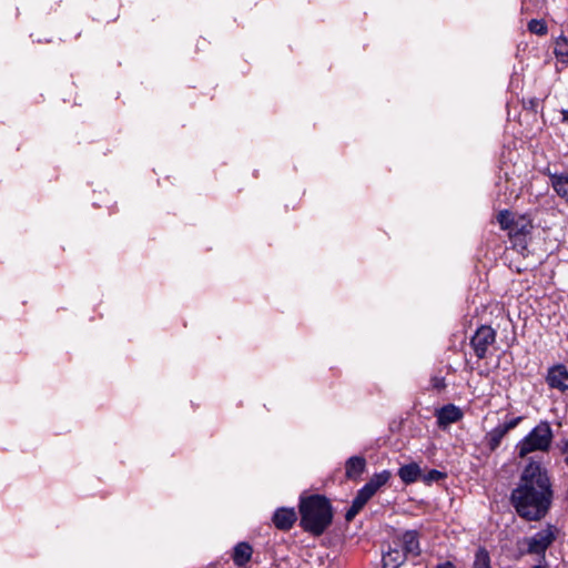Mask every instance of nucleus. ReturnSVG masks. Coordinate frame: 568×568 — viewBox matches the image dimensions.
I'll list each match as a JSON object with an SVG mask.
<instances>
[{
	"instance_id": "4468645a",
	"label": "nucleus",
	"mask_w": 568,
	"mask_h": 568,
	"mask_svg": "<svg viewBox=\"0 0 568 568\" xmlns=\"http://www.w3.org/2000/svg\"><path fill=\"white\" fill-rule=\"evenodd\" d=\"M406 560L405 554L399 549H389L383 555V568H398Z\"/></svg>"
},
{
	"instance_id": "5701e85b",
	"label": "nucleus",
	"mask_w": 568,
	"mask_h": 568,
	"mask_svg": "<svg viewBox=\"0 0 568 568\" xmlns=\"http://www.w3.org/2000/svg\"><path fill=\"white\" fill-rule=\"evenodd\" d=\"M375 495V493L369 489L366 485H364L357 493L356 497L354 498V503L359 505L361 507H364L365 504Z\"/></svg>"
},
{
	"instance_id": "f03ea898",
	"label": "nucleus",
	"mask_w": 568,
	"mask_h": 568,
	"mask_svg": "<svg viewBox=\"0 0 568 568\" xmlns=\"http://www.w3.org/2000/svg\"><path fill=\"white\" fill-rule=\"evenodd\" d=\"M301 526L304 530L320 536L331 525L333 513L325 497L314 495L301 500Z\"/></svg>"
},
{
	"instance_id": "412c9836",
	"label": "nucleus",
	"mask_w": 568,
	"mask_h": 568,
	"mask_svg": "<svg viewBox=\"0 0 568 568\" xmlns=\"http://www.w3.org/2000/svg\"><path fill=\"white\" fill-rule=\"evenodd\" d=\"M375 495V493L369 489L366 485H364L357 493L356 497L354 498V503L359 505L361 507H364L365 504Z\"/></svg>"
},
{
	"instance_id": "393cba45",
	"label": "nucleus",
	"mask_w": 568,
	"mask_h": 568,
	"mask_svg": "<svg viewBox=\"0 0 568 568\" xmlns=\"http://www.w3.org/2000/svg\"><path fill=\"white\" fill-rule=\"evenodd\" d=\"M445 476L446 475L444 473L433 469V470L428 471L427 475L424 476V481H426V483L438 481V480L445 478Z\"/></svg>"
},
{
	"instance_id": "20e7f679",
	"label": "nucleus",
	"mask_w": 568,
	"mask_h": 568,
	"mask_svg": "<svg viewBox=\"0 0 568 568\" xmlns=\"http://www.w3.org/2000/svg\"><path fill=\"white\" fill-rule=\"evenodd\" d=\"M558 534L559 529L555 525L547 524L544 528L524 539L526 552L537 555L545 561L546 551L555 542Z\"/></svg>"
},
{
	"instance_id": "9d476101",
	"label": "nucleus",
	"mask_w": 568,
	"mask_h": 568,
	"mask_svg": "<svg viewBox=\"0 0 568 568\" xmlns=\"http://www.w3.org/2000/svg\"><path fill=\"white\" fill-rule=\"evenodd\" d=\"M549 179L556 194L568 202V173H552Z\"/></svg>"
},
{
	"instance_id": "aec40b11",
	"label": "nucleus",
	"mask_w": 568,
	"mask_h": 568,
	"mask_svg": "<svg viewBox=\"0 0 568 568\" xmlns=\"http://www.w3.org/2000/svg\"><path fill=\"white\" fill-rule=\"evenodd\" d=\"M515 219H516V216L507 210L500 211L497 215V221H498L500 227L508 232L511 229Z\"/></svg>"
},
{
	"instance_id": "a878e982",
	"label": "nucleus",
	"mask_w": 568,
	"mask_h": 568,
	"mask_svg": "<svg viewBox=\"0 0 568 568\" xmlns=\"http://www.w3.org/2000/svg\"><path fill=\"white\" fill-rule=\"evenodd\" d=\"M521 420H523V417L518 416V417L511 418L510 420H508L504 424H499V426L508 434V432L516 428Z\"/></svg>"
},
{
	"instance_id": "cd10ccee",
	"label": "nucleus",
	"mask_w": 568,
	"mask_h": 568,
	"mask_svg": "<svg viewBox=\"0 0 568 568\" xmlns=\"http://www.w3.org/2000/svg\"><path fill=\"white\" fill-rule=\"evenodd\" d=\"M432 385L434 388H436L438 390L445 388V386H446L445 379L443 377L432 378Z\"/></svg>"
},
{
	"instance_id": "dca6fc26",
	"label": "nucleus",
	"mask_w": 568,
	"mask_h": 568,
	"mask_svg": "<svg viewBox=\"0 0 568 568\" xmlns=\"http://www.w3.org/2000/svg\"><path fill=\"white\" fill-rule=\"evenodd\" d=\"M506 435L507 433L499 425H497L495 428H493L490 432L486 434V446L489 448L490 452L496 450Z\"/></svg>"
},
{
	"instance_id": "39448f33",
	"label": "nucleus",
	"mask_w": 568,
	"mask_h": 568,
	"mask_svg": "<svg viewBox=\"0 0 568 568\" xmlns=\"http://www.w3.org/2000/svg\"><path fill=\"white\" fill-rule=\"evenodd\" d=\"M496 332L490 326H480L471 337L470 344L478 358H485L488 347L495 342Z\"/></svg>"
},
{
	"instance_id": "f257e3e1",
	"label": "nucleus",
	"mask_w": 568,
	"mask_h": 568,
	"mask_svg": "<svg viewBox=\"0 0 568 568\" xmlns=\"http://www.w3.org/2000/svg\"><path fill=\"white\" fill-rule=\"evenodd\" d=\"M552 499V483L547 468L540 460L530 458L510 494L513 507L523 519L538 521L549 513Z\"/></svg>"
},
{
	"instance_id": "6e6552de",
	"label": "nucleus",
	"mask_w": 568,
	"mask_h": 568,
	"mask_svg": "<svg viewBox=\"0 0 568 568\" xmlns=\"http://www.w3.org/2000/svg\"><path fill=\"white\" fill-rule=\"evenodd\" d=\"M403 552L405 556L417 557L420 555V544L416 530H407L402 535Z\"/></svg>"
},
{
	"instance_id": "ddd939ff",
	"label": "nucleus",
	"mask_w": 568,
	"mask_h": 568,
	"mask_svg": "<svg viewBox=\"0 0 568 568\" xmlns=\"http://www.w3.org/2000/svg\"><path fill=\"white\" fill-rule=\"evenodd\" d=\"M420 475V467L416 463L404 465L398 469V476L405 484L417 481Z\"/></svg>"
},
{
	"instance_id": "c756f323",
	"label": "nucleus",
	"mask_w": 568,
	"mask_h": 568,
	"mask_svg": "<svg viewBox=\"0 0 568 568\" xmlns=\"http://www.w3.org/2000/svg\"><path fill=\"white\" fill-rule=\"evenodd\" d=\"M436 568H455V566L450 561H445L443 564H439Z\"/></svg>"
},
{
	"instance_id": "9b49d317",
	"label": "nucleus",
	"mask_w": 568,
	"mask_h": 568,
	"mask_svg": "<svg viewBox=\"0 0 568 568\" xmlns=\"http://www.w3.org/2000/svg\"><path fill=\"white\" fill-rule=\"evenodd\" d=\"M366 467V460L362 456H352L345 464V474L349 479L358 478Z\"/></svg>"
},
{
	"instance_id": "bb28decb",
	"label": "nucleus",
	"mask_w": 568,
	"mask_h": 568,
	"mask_svg": "<svg viewBox=\"0 0 568 568\" xmlns=\"http://www.w3.org/2000/svg\"><path fill=\"white\" fill-rule=\"evenodd\" d=\"M362 508L363 507H361L359 505H357L356 503L353 501L352 506L349 507V509L346 513V519L352 520L359 513V510Z\"/></svg>"
},
{
	"instance_id": "1a4fd4ad",
	"label": "nucleus",
	"mask_w": 568,
	"mask_h": 568,
	"mask_svg": "<svg viewBox=\"0 0 568 568\" xmlns=\"http://www.w3.org/2000/svg\"><path fill=\"white\" fill-rule=\"evenodd\" d=\"M439 426H446L458 422L463 417L462 410L453 405L448 404L443 406L436 414Z\"/></svg>"
},
{
	"instance_id": "6ab92c4d",
	"label": "nucleus",
	"mask_w": 568,
	"mask_h": 568,
	"mask_svg": "<svg viewBox=\"0 0 568 568\" xmlns=\"http://www.w3.org/2000/svg\"><path fill=\"white\" fill-rule=\"evenodd\" d=\"M473 567L474 568H491L490 567V557H489L488 551L485 548L480 547L477 549V551L475 554Z\"/></svg>"
},
{
	"instance_id": "f3484780",
	"label": "nucleus",
	"mask_w": 568,
	"mask_h": 568,
	"mask_svg": "<svg viewBox=\"0 0 568 568\" xmlns=\"http://www.w3.org/2000/svg\"><path fill=\"white\" fill-rule=\"evenodd\" d=\"M390 478L388 470L374 474L372 478L365 484L369 489L376 493L382 486H384Z\"/></svg>"
},
{
	"instance_id": "f8f14e48",
	"label": "nucleus",
	"mask_w": 568,
	"mask_h": 568,
	"mask_svg": "<svg viewBox=\"0 0 568 568\" xmlns=\"http://www.w3.org/2000/svg\"><path fill=\"white\" fill-rule=\"evenodd\" d=\"M253 549L247 542H239L233 550L232 559L237 567L245 566L252 557Z\"/></svg>"
},
{
	"instance_id": "7c9ffc66",
	"label": "nucleus",
	"mask_w": 568,
	"mask_h": 568,
	"mask_svg": "<svg viewBox=\"0 0 568 568\" xmlns=\"http://www.w3.org/2000/svg\"><path fill=\"white\" fill-rule=\"evenodd\" d=\"M562 122L568 123V109L561 110Z\"/></svg>"
},
{
	"instance_id": "2eb2a0df",
	"label": "nucleus",
	"mask_w": 568,
	"mask_h": 568,
	"mask_svg": "<svg viewBox=\"0 0 568 568\" xmlns=\"http://www.w3.org/2000/svg\"><path fill=\"white\" fill-rule=\"evenodd\" d=\"M531 221L527 216L520 215L516 216L513 226L508 233L510 236H520L528 234L531 231Z\"/></svg>"
},
{
	"instance_id": "2f4dec72",
	"label": "nucleus",
	"mask_w": 568,
	"mask_h": 568,
	"mask_svg": "<svg viewBox=\"0 0 568 568\" xmlns=\"http://www.w3.org/2000/svg\"><path fill=\"white\" fill-rule=\"evenodd\" d=\"M532 568H548V565L546 564V561L541 560L539 565H536Z\"/></svg>"
},
{
	"instance_id": "423d86ee",
	"label": "nucleus",
	"mask_w": 568,
	"mask_h": 568,
	"mask_svg": "<svg viewBox=\"0 0 568 568\" xmlns=\"http://www.w3.org/2000/svg\"><path fill=\"white\" fill-rule=\"evenodd\" d=\"M547 383L551 388L568 389V371L564 365H556L548 371Z\"/></svg>"
},
{
	"instance_id": "a211bd4d",
	"label": "nucleus",
	"mask_w": 568,
	"mask_h": 568,
	"mask_svg": "<svg viewBox=\"0 0 568 568\" xmlns=\"http://www.w3.org/2000/svg\"><path fill=\"white\" fill-rule=\"evenodd\" d=\"M555 54L560 62L568 63V39L566 37H559L556 40Z\"/></svg>"
},
{
	"instance_id": "7ed1b4c3",
	"label": "nucleus",
	"mask_w": 568,
	"mask_h": 568,
	"mask_svg": "<svg viewBox=\"0 0 568 568\" xmlns=\"http://www.w3.org/2000/svg\"><path fill=\"white\" fill-rule=\"evenodd\" d=\"M554 440V432L550 423L539 422L526 436L516 444L517 456L521 459L532 453H548Z\"/></svg>"
},
{
	"instance_id": "c85d7f7f",
	"label": "nucleus",
	"mask_w": 568,
	"mask_h": 568,
	"mask_svg": "<svg viewBox=\"0 0 568 568\" xmlns=\"http://www.w3.org/2000/svg\"><path fill=\"white\" fill-rule=\"evenodd\" d=\"M561 453L566 456L565 463L568 465V439L562 442Z\"/></svg>"
},
{
	"instance_id": "0eeeda50",
	"label": "nucleus",
	"mask_w": 568,
	"mask_h": 568,
	"mask_svg": "<svg viewBox=\"0 0 568 568\" xmlns=\"http://www.w3.org/2000/svg\"><path fill=\"white\" fill-rule=\"evenodd\" d=\"M296 519V513L293 508H278L273 515V523L281 530L291 529Z\"/></svg>"
},
{
	"instance_id": "4be33fe9",
	"label": "nucleus",
	"mask_w": 568,
	"mask_h": 568,
	"mask_svg": "<svg viewBox=\"0 0 568 568\" xmlns=\"http://www.w3.org/2000/svg\"><path fill=\"white\" fill-rule=\"evenodd\" d=\"M375 495V493L369 489L366 485H364L357 493L356 497L354 498V503L359 505L361 507H364L365 504Z\"/></svg>"
},
{
	"instance_id": "b1692460",
	"label": "nucleus",
	"mask_w": 568,
	"mask_h": 568,
	"mask_svg": "<svg viewBox=\"0 0 568 568\" xmlns=\"http://www.w3.org/2000/svg\"><path fill=\"white\" fill-rule=\"evenodd\" d=\"M528 30L531 33L544 36L547 33V26L544 20L532 19L528 23Z\"/></svg>"
}]
</instances>
